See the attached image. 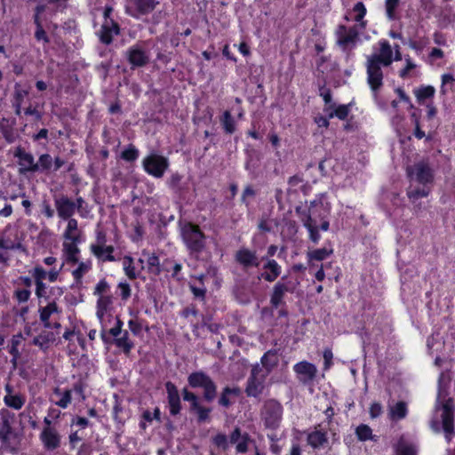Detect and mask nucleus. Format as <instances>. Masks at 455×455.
<instances>
[{
  "mask_svg": "<svg viewBox=\"0 0 455 455\" xmlns=\"http://www.w3.org/2000/svg\"><path fill=\"white\" fill-rule=\"evenodd\" d=\"M450 379L443 372L438 378L437 395L435 404L436 415L441 419V427L448 441L453 437L454 431V399L450 396Z\"/></svg>",
  "mask_w": 455,
  "mask_h": 455,
  "instance_id": "obj_1",
  "label": "nucleus"
},
{
  "mask_svg": "<svg viewBox=\"0 0 455 455\" xmlns=\"http://www.w3.org/2000/svg\"><path fill=\"white\" fill-rule=\"evenodd\" d=\"M407 173L411 180L407 195L412 204L416 206H420V203H418V201L425 197L427 193L424 188H420L413 183L416 182L419 185L425 186L427 183V164L424 162H420L413 166H408Z\"/></svg>",
  "mask_w": 455,
  "mask_h": 455,
  "instance_id": "obj_2",
  "label": "nucleus"
},
{
  "mask_svg": "<svg viewBox=\"0 0 455 455\" xmlns=\"http://www.w3.org/2000/svg\"><path fill=\"white\" fill-rule=\"evenodd\" d=\"M181 236L192 255L197 256L205 248V235L197 225L186 223L181 228Z\"/></svg>",
  "mask_w": 455,
  "mask_h": 455,
  "instance_id": "obj_3",
  "label": "nucleus"
},
{
  "mask_svg": "<svg viewBox=\"0 0 455 455\" xmlns=\"http://www.w3.org/2000/svg\"><path fill=\"white\" fill-rule=\"evenodd\" d=\"M317 211L308 209L307 212L303 213L302 222L309 233V239L314 243H317L321 238L319 230L327 231L330 228V222L325 216L317 214Z\"/></svg>",
  "mask_w": 455,
  "mask_h": 455,
  "instance_id": "obj_4",
  "label": "nucleus"
},
{
  "mask_svg": "<svg viewBox=\"0 0 455 455\" xmlns=\"http://www.w3.org/2000/svg\"><path fill=\"white\" fill-rule=\"evenodd\" d=\"M188 385L192 388H202L204 401L211 403L217 396V385L205 372L199 371L192 372L188 377Z\"/></svg>",
  "mask_w": 455,
  "mask_h": 455,
  "instance_id": "obj_5",
  "label": "nucleus"
},
{
  "mask_svg": "<svg viewBox=\"0 0 455 455\" xmlns=\"http://www.w3.org/2000/svg\"><path fill=\"white\" fill-rule=\"evenodd\" d=\"M260 415L266 427L275 429L282 419L283 406L278 401L268 399L265 401Z\"/></svg>",
  "mask_w": 455,
  "mask_h": 455,
  "instance_id": "obj_6",
  "label": "nucleus"
},
{
  "mask_svg": "<svg viewBox=\"0 0 455 455\" xmlns=\"http://www.w3.org/2000/svg\"><path fill=\"white\" fill-rule=\"evenodd\" d=\"M142 164L148 174L156 178H161L168 169L169 162L163 156L151 154L144 158Z\"/></svg>",
  "mask_w": 455,
  "mask_h": 455,
  "instance_id": "obj_7",
  "label": "nucleus"
},
{
  "mask_svg": "<svg viewBox=\"0 0 455 455\" xmlns=\"http://www.w3.org/2000/svg\"><path fill=\"white\" fill-rule=\"evenodd\" d=\"M298 284L299 282L292 283L291 281L286 280V276H283L281 281L277 282L273 288L270 297L271 306L277 308L279 306L284 304L283 297L285 293H293Z\"/></svg>",
  "mask_w": 455,
  "mask_h": 455,
  "instance_id": "obj_8",
  "label": "nucleus"
},
{
  "mask_svg": "<svg viewBox=\"0 0 455 455\" xmlns=\"http://www.w3.org/2000/svg\"><path fill=\"white\" fill-rule=\"evenodd\" d=\"M381 63L367 58V81L374 93H377L383 84V72L381 70Z\"/></svg>",
  "mask_w": 455,
  "mask_h": 455,
  "instance_id": "obj_9",
  "label": "nucleus"
},
{
  "mask_svg": "<svg viewBox=\"0 0 455 455\" xmlns=\"http://www.w3.org/2000/svg\"><path fill=\"white\" fill-rule=\"evenodd\" d=\"M126 58L132 68H142L150 62L149 54L140 44H136L129 48L126 52Z\"/></svg>",
  "mask_w": 455,
  "mask_h": 455,
  "instance_id": "obj_10",
  "label": "nucleus"
},
{
  "mask_svg": "<svg viewBox=\"0 0 455 455\" xmlns=\"http://www.w3.org/2000/svg\"><path fill=\"white\" fill-rule=\"evenodd\" d=\"M14 157L19 158V172L20 174H26L28 172H38V166L36 164L33 155L26 152L23 148H16L14 151Z\"/></svg>",
  "mask_w": 455,
  "mask_h": 455,
  "instance_id": "obj_11",
  "label": "nucleus"
},
{
  "mask_svg": "<svg viewBox=\"0 0 455 455\" xmlns=\"http://www.w3.org/2000/svg\"><path fill=\"white\" fill-rule=\"evenodd\" d=\"M337 35L338 44L342 47L344 51L351 50L358 38V32L355 28L347 29L343 25L339 26Z\"/></svg>",
  "mask_w": 455,
  "mask_h": 455,
  "instance_id": "obj_12",
  "label": "nucleus"
},
{
  "mask_svg": "<svg viewBox=\"0 0 455 455\" xmlns=\"http://www.w3.org/2000/svg\"><path fill=\"white\" fill-rule=\"evenodd\" d=\"M294 371L299 376V379L303 384H307L315 379L317 369L315 364L307 361L296 363L293 367Z\"/></svg>",
  "mask_w": 455,
  "mask_h": 455,
  "instance_id": "obj_13",
  "label": "nucleus"
},
{
  "mask_svg": "<svg viewBox=\"0 0 455 455\" xmlns=\"http://www.w3.org/2000/svg\"><path fill=\"white\" fill-rule=\"evenodd\" d=\"M235 260L244 268L250 267H259L260 260L259 259L255 251L247 248L239 249L235 254Z\"/></svg>",
  "mask_w": 455,
  "mask_h": 455,
  "instance_id": "obj_14",
  "label": "nucleus"
},
{
  "mask_svg": "<svg viewBox=\"0 0 455 455\" xmlns=\"http://www.w3.org/2000/svg\"><path fill=\"white\" fill-rule=\"evenodd\" d=\"M170 413L178 415L181 410L180 397L177 387L171 381L165 383Z\"/></svg>",
  "mask_w": 455,
  "mask_h": 455,
  "instance_id": "obj_15",
  "label": "nucleus"
},
{
  "mask_svg": "<svg viewBox=\"0 0 455 455\" xmlns=\"http://www.w3.org/2000/svg\"><path fill=\"white\" fill-rule=\"evenodd\" d=\"M54 202L58 215L61 219L68 220L74 214L76 203L71 201L68 197L65 196L55 197Z\"/></svg>",
  "mask_w": 455,
  "mask_h": 455,
  "instance_id": "obj_16",
  "label": "nucleus"
},
{
  "mask_svg": "<svg viewBox=\"0 0 455 455\" xmlns=\"http://www.w3.org/2000/svg\"><path fill=\"white\" fill-rule=\"evenodd\" d=\"M393 51L388 42L380 43L379 53H374L368 56L369 59L379 62L383 67H388L392 61Z\"/></svg>",
  "mask_w": 455,
  "mask_h": 455,
  "instance_id": "obj_17",
  "label": "nucleus"
},
{
  "mask_svg": "<svg viewBox=\"0 0 455 455\" xmlns=\"http://www.w3.org/2000/svg\"><path fill=\"white\" fill-rule=\"evenodd\" d=\"M265 376L262 377H249L245 388V393L248 396L258 397L260 395L265 388Z\"/></svg>",
  "mask_w": 455,
  "mask_h": 455,
  "instance_id": "obj_18",
  "label": "nucleus"
},
{
  "mask_svg": "<svg viewBox=\"0 0 455 455\" xmlns=\"http://www.w3.org/2000/svg\"><path fill=\"white\" fill-rule=\"evenodd\" d=\"M250 441V436L247 433L242 435L241 429L239 427H235L232 434L230 435V443H237L236 451L241 453H244L248 451V442Z\"/></svg>",
  "mask_w": 455,
  "mask_h": 455,
  "instance_id": "obj_19",
  "label": "nucleus"
},
{
  "mask_svg": "<svg viewBox=\"0 0 455 455\" xmlns=\"http://www.w3.org/2000/svg\"><path fill=\"white\" fill-rule=\"evenodd\" d=\"M1 423H0V435L1 439L4 443H6L9 439V435L12 433L11 419H13V414L8 410H2L0 411Z\"/></svg>",
  "mask_w": 455,
  "mask_h": 455,
  "instance_id": "obj_20",
  "label": "nucleus"
},
{
  "mask_svg": "<svg viewBox=\"0 0 455 455\" xmlns=\"http://www.w3.org/2000/svg\"><path fill=\"white\" fill-rule=\"evenodd\" d=\"M41 439L48 450H55L60 446V437L57 432L52 428L44 429Z\"/></svg>",
  "mask_w": 455,
  "mask_h": 455,
  "instance_id": "obj_21",
  "label": "nucleus"
},
{
  "mask_svg": "<svg viewBox=\"0 0 455 455\" xmlns=\"http://www.w3.org/2000/svg\"><path fill=\"white\" fill-rule=\"evenodd\" d=\"M307 443L314 449H318L328 443V438L324 431L317 429L307 435Z\"/></svg>",
  "mask_w": 455,
  "mask_h": 455,
  "instance_id": "obj_22",
  "label": "nucleus"
},
{
  "mask_svg": "<svg viewBox=\"0 0 455 455\" xmlns=\"http://www.w3.org/2000/svg\"><path fill=\"white\" fill-rule=\"evenodd\" d=\"M91 250L95 256H97L100 259H102L103 260H108V261H115L116 260L115 257L112 255V253L114 251V247L112 245L102 246V245L92 244L91 246Z\"/></svg>",
  "mask_w": 455,
  "mask_h": 455,
  "instance_id": "obj_23",
  "label": "nucleus"
},
{
  "mask_svg": "<svg viewBox=\"0 0 455 455\" xmlns=\"http://www.w3.org/2000/svg\"><path fill=\"white\" fill-rule=\"evenodd\" d=\"M395 455H417L414 444L401 437L395 446Z\"/></svg>",
  "mask_w": 455,
  "mask_h": 455,
  "instance_id": "obj_24",
  "label": "nucleus"
},
{
  "mask_svg": "<svg viewBox=\"0 0 455 455\" xmlns=\"http://www.w3.org/2000/svg\"><path fill=\"white\" fill-rule=\"evenodd\" d=\"M278 362L277 351L275 349L268 350L261 358V364L266 369L267 373H269L275 367H276Z\"/></svg>",
  "mask_w": 455,
  "mask_h": 455,
  "instance_id": "obj_25",
  "label": "nucleus"
},
{
  "mask_svg": "<svg viewBox=\"0 0 455 455\" xmlns=\"http://www.w3.org/2000/svg\"><path fill=\"white\" fill-rule=\"evenodd\" d=\"M240 395H241V389L239 387H226L223 388V390L220 394V396L219 399V404L223 407L228 408L232 404V402L229 400V396L233 395V396L236 397V396H239Z\"/></svg>",
  "mask_w": 455,
  "mask_h": 455,
  "instance_id": "obj_26",
  "label": "nucleus"
},
{
  "mask_svg": "<svg viewBox=\"0 0 455 455\" xmlns=\"http://www.w3.org/2000/svg\"><path fill=\"white\" fill-rule=\"evenodd\" d=\"M40 312V320L43 322L44 326L45 328H52V323L49 321L51 315L54 312H58V307L56 302L52 301L49 303L46 307L39 309Z\"/></svg>",
  "mask_w": 455,
  "mask_h": 455,
  "instance_id": "obj_27",
  "label": "nucleus"
},
{
  "mask_svg": "<svg viewBox=\"0 0 455 455\" xmlns=\"http://www.w3.org/2000/svg\"><path fill=\"white\" fill-rule=\"evenodd\" d=\"M389 416L391 419H403L407 414V404L400 401L394 405L389 404Z\"/></svg>",
  "mask_w": 455,
  "mask_h": 455,
  "instance_id": "obj_28",
  "label": "nucleus"
},
{
  "mask_svg": "<svg viewBox=\"0 0 455 455\" xmlns=\"http://www.w3.org/2000/svg\"><path fill=\"white\" fill-rule=\"evenodd\" d=\"M55 340V335L52 331H43L33 339V344L45 349L50 342Z\"/></svg>",
  "mask_w": 455,
  "mask_h": 455,
  "instance_id": "obj_29",
  "label": "nucleus"
},
{
  "mask_svg": "<svg viewBox=\"0 0 455 455\" xmlns=\"http://www.w3.org/2000/svg\"><path fill=\"white\" fill-rule=\"evenodd\" d=\"M133 2L140 14L151 12L157 4L155 0H133Z\"/></svg>",
  "mask_w": 455,
  "mask_h": 455,
  "instance_id": "obj_30",
  "label": "nucleus"
},
{
  "mask_svg": "<svg viewBox=\"0 0 455 455\" xmlns=\"http://www.w3.org/2000/svg\"><path fill=\"white\" fill-rule=\"evenodd\" d=\"M221 124L227 133H233L235 131V120L230 111L226 110L220 119Z\"/></svg>",
  "mask_w": 455,
  "mask_h": 455,
  "instance_id": "obj_31",
  "label": "nucleus"
},
{
  "mask_svg": "<svg viewBox=\"0 0 455 455\" xmlns=\"http://www.w3.org/2000/svg\"><path fill=\"white\" fill-rule=\"evenodd\" d=\"M333 253L332 249L321 248L307 252L309 261H321Z\"/></svg>",
  "mask_w": 455,
  "mask_h": 455,
  "instance_id": "obj_32",
  "label": "nucleus"
},
{
  "mask_svg": "<svg viewBox=\"0 0 455 455\" xmlns=\"http://www.w3.org/2000/svg\"><path fill=\"white\" fill-rule=\"evenodd\" d=\"M5 404L8 407L15 410H20L23 406L25 400L20 395H6L4 398Z\"/></svg>",
  "mask_w": 455,
  "mask_h": 455,
  "instance_id": "obj_33",
  "label": "nucleus"
},
{
  "mask_svg": "<svg viewBox=\"0 0 455 455\" xmlns=\"http://www.w3.org/2000/svg\"><path fill=\"white\" fill-rule=\"evenodd\" d=\"M36 164L38 166V172H48L52 165V158L49 154H43Z\"/></svg>",
  "mask_w": 455,
  "mask_h": 455,
  "instance_id": "obj_34",
  "label": "nucleus"
},
{
  "mask_svg": "<svg viewBox=\"0 0 455 455\" xmlns=\"http://www.w3.org/2000/svg\"><path fill=\"white\" fill-rule=\"evenodd\" d=\"M111 304V298L109 296H100L97 301V316L101 320Z\"/></svg>",
  "mask_w": 455,
  "mask_h": 455,
  "instance_id": "obj_35",
  "label": "nucleus"
},
{
  "mask_svg": "<svg viewBox=\"0 0 455 455\" xmlns=\"http://www.w3.org/2000/svg\"><path fill=\"white\" fill-rule=\"evenodd\" d=\"M128 335V331H125L122 337L115 339L116 345L122 348L127 355L130 353L132 347H133V343L129 340Z\"/></svg>",
  "mask_w": 455,
  "mask_h": 455,
  "instance_id": "obj_36",
  "label": "nucleus"
},
{
  "mask_svg": "<svg viewBox=\"0 0 455 455\" xmlns=\"http://www.w3.org/2000/svg\"><path fill=\"white\" fill-rule=\"evenodd\" d=\"M77 230V221L75 219L68 220V227L66 229V232L64 234V237L67 240L72 241V242H79V236L73 235L74 231Z\"/></svg>",
  "mask_w": 455,
  "mask_h": 455,
  "instance_id": "obj_37",
  "label": "nucleus"
},
{
  "mask_svg": "<svg viewBox=\"0 0 455 455\" xmlns=\"http://www.w3.org/2000/svg\"><path fill=\"white\" fill-rule=\"evenodd\" d=\"M147 262L149 273L155 275H158L161 273L162 268L160 267L159 259L156 254L149 255Z\"/></svg>",
  "mask_w": 455,
  "mask_h": 455,
  "instance_id": "obj_38",
  "label": "nucleus"
},
{
  "mask_svg": "<svg viewBox=\"0 0 455 455\" xmlns=\"http://www.w3.org/2000/svg\"><path fill=\"white\" fill-rule=\"evenodd\" d=\"M169 187L174 193L180 194L183 190L182 176L179 173H173L168 180Z\"/></svg>",
  "mask_w": 455,
  "mask_h": 455,
  "instance_id": "obj_39",
  "label": "nucleus"
},
{
  "mask_svg": "<svg viewBox=\"0 0 455 455\" xmlns=\"http://www.w3.org/2000/svg\"><path fill=\"white\" fill-rule=\"evenodd\" d=\"M355 434L360 441H366L372 437V431L371 427L364 424L356 427Z\"/></svg>",
  "mask_w": 455,
  "mask_h": 455,
  "instance_id": "obj_40",
  "label": "nucleus"
},
{
  "mask_svg": "<svg viewBox=\"0 0 455 455\" xmlns=\"http://www.w3.org/2000/svg\"><path fill=\"white\" fill-rule=\"evenodd\" d=\"M182 396L184 401H188L190 403V411H194V408H196V406L199 404V398L198 396L194 394L193 392L188 391L187 388H184L182 390Z\"/></svg>",
  "mask_w": 455,
  "mask_h": 455,
  "instance_id": "obj_41",
  "label": "nucleus"
},
{
  "mask_svg": "<svg viewBox=\"0 0 455 455\" xmlns=\"http://www.w3.org/2000/svg\"><path fill=\"white\" fill-rule=\"evenodd\" d=\"M133 259L130 256H125L124 258V269L125 271L126 275L130 279H135L137 275L135 273V267H133Z\"/></svg>",
  "mask_w": 455,
  "mask_h": 455,
  "instance_id": "obj_42",
  "label": "nucleus"
},
{
  "mask_svg": "<svg viewBox=\"0 0 455 455\" xmlns=\"http://www.w3.org/2000/svg\"><path fill=\"white\" fill-rule=\"evenodd\" d=\"M100 42L105 44H110L112 43V32L110 31L108 24H107L106 21H104L100 30Z\"/></svg>",
  "mask_w": 455,
  "mask_h": 455,
  "instance_id": "obj_43",
  "label": "nucleus"
},
{
  "mask_svg": "<svg viewBox=\"0 0 455 455\" xmlns=\"http://www.w3.org/2000/svg\"><path fill=\"white\" fill-rule=\"evenodd\" d=\"M139 156V151L133 145H129L128 148L122 152L121 157L128 162L135 161Z\"/></svg>",
  "mask_w": 455,
  "mask_h": 455,
  "instance_id": "obj_44",
  "label": "nucleus"
},
{
  "mask_svg": "<svg viewBox=\"0 0 455 455\" xmlns=\"http://www.w3.org/2000/svg\"><path fill=\"white\" fill-rule=\"evenodd\" d=\"M212 411L211 408H206L202 406L200 403L196 406V408H194L193 412L197 413V421L198 422H204L209 419V414Z\"/></svg>",
  "mask_w": 455,
  "mask_h": 455,
  "instance_id": "obj_45",
  "label": "nucleus"
},
{
  "mask_svg": "<svg viewBox=\"0 0 455 455\" xmlns=\"http://www.w3.org/2000/svg\"><path fill=\"white\" fill-rule=\"evenodd\" d=\"M28 91L27 89H23L20 84H16L14 86V102L21 103L24 99L28 96Z\"/></svg>",
  "mask_w": 455,
  "mask_h": 455,
  "instance_id": "obj_46",
  "label": "nucleus"
},
{
  "mask_svg": "<svg viewBox=\"0 0 455 455\" xmlns=\"http://www.w3.org/2000/svg\"><path fill=\"white\" fill-rule=\"evenodd\" d=\"M22 338V334L19 333L17 335H14L12 339V346L9 352L15 358H18L20 356L18 347L20 344Z\"/></svg>",
  "mask_w": 455,
  "mask_h": 455,
  "instance_id": "obj_47",
  "label": "nucleus"
},
{
  "mask_svg": "<svg viewBox=\"0 0 455 455\" xmlns=\"http://www.w3.org/2000/svg\"><path fill=\"white\" fill-rule=\"evenodd\" d=\"M90 268V265L84 262H81L76 269L73 271V276L77 282H81L82 276Z\"/></svg>",
  "mask_w": 455,
  "mask_h": 455,
  "instance_id": "obj_48",
  "label": "nucleus"
},
{
  "mask_svg": "<svg viewBox=\"0 0 455 455\" xmlns=\"http://www.w3.org/2000/svg\"><path fill=\"white\" fill-rule=\"evenodd\" d=\"M333 116H336L340 120H345L347 118V116H348V106H346V105L339 106L335 109L334 113H331L329 116L332 117Z\"/></svg>",
  "mask_w": 455,
  "mask_h": 455,
  "instance_id": "obj_49",
  "label": "nucleus"
},
{
  "mask_svg": "<svg viewBox=\"0 0 455 455\" xmlns=\"http://www.w3.org/2000/svg\"><path fill=\"white\" fill-rule=\"evenodd\" d=\"M455 84V79L452 75L451 74H443L442 76V86L441 90L443 92H445V87L450 86L451 89H452L453 85Z\"/></svg>",
  "mask_w": 455,
  "mask_h": 455,
  "instance_id": "obj_50",
  "label": "nucleus"
},
{
  "mask_svg": "<svg viewBox=\"0 0 455 455\" xmlns=\"http://www.w3.org/2000/svg\"><path fill=\"white\" fill-rule=\"evenodd\" d=\"M398 4H399V0H387L386 1V10H387V14L389 19L395 18L394 12H395V8L398 6Z\"/></svg>",
  "mask_w": 455,
  "mask_h": 455,
  "instance_id": "obj_51",
  "label": "nucleus"
},
{
  "mask_svg": "<svg viewBox=\"0 0 455 455\" xmlns=\"http://www.w3.org/2000/svg\"><path fill=\"white\" fill-rule=\"evenodd\" d=\"M266 264L264 265V269H268L271 272H275V274L281 273V267L275 259H265Z\"/></svg>",
  "mask_w": 455,
  "mask_h": 455,
  "instance_id": "obj_52",
  "label": "nucleus"
},
{
  "mask_svg": "<svg viewBox=\"0 0 455 455\" xmlns=\"http://www.w3.org/2000/svg\"><path fill=\"white\" fill-rule=\"evenodd\" d=\"M35 37L37 41H44L45 44H48L50 42V39L46 35V32L44 29L42 24H38V28L35 32Z\"/></svg>",
  "mask_w": 455,
  "mask_h": 455,
  "instance_id": "obj_53",
  "label": "nucleus"
},
{
  "mask_svg": "<svg viewBox=\"0 0 455 455\" xmlns=\"http://www.w3.org/2000/svg\"><path fill=\"white\" fill-rule=\"evenodd\" d=\"M76 243L77 242H70V243H67L65 242L63 243V250L67 254H77L79 252V249L78 247L76 246Z\"/></svg>",
  "mask_w": 455,
  "mask_h": 455,
  "instance_id": "obj_54",
  "label": "nucleus"
},
{
  "mask_svg": "<svg viewBox=\"0 0 455 455\" xmlns=\"http://www.w3.org/2000/svg\"><path fill=\"white\" fill-rule=\"evenodd\" d=\"M354 12L356 13L355 20L360 21L366 13V9L362 2L357 3L354 6Z\"/></svg>",
  "mask_w": 455,
  "mask_h": 455,
  "instance_id": "obj_55",
  "label": "nucleus"
},
{
  "mask_svg": "<svg viewBox=\"0 0 455 455\" xmlns=\"http://www.w3.org/2000/svg\"><path fill=\"white\" fill-rule=\"evenodd\" d=\"M213 443L218 446L221 447L223 450H226L228 448V438L223 434H218L213 438Z\"/></svg>",
  "mask_w": 455,
  "mask_h": 455,
  "instance_id": "obj_56",
  "label": "nucleus"
},
{
  "mask_svg": "<svg viewBox=\"0 0 455 455\" xmlns=\"http://www.w3.org/2000/svg\"><path fill=\"white\" fill-rule=\"evenodd\" d=\"M30 291L28 289L18 290L15 291V296L19 302H26L29 299Z\"/></svg>",
  "mask_w": 455,
  "mask_h": 455,
  "instance_id": "obj_57",
  "label": "nucleus"
},
{
  "mask_svg": "<svg viewBox=\"0 0 455 455\" xmlns=\"http://www.w3.org/2000/svg\"><path fill=\"white\" fill-rule=\"evenodd\" d=\"M71 402V391L66 390L63 394L62 398L56 403V404L61 408H66Z\"/></svg>",
  "mask_w": 455,
  "mask_h": 455,
  "instance_id": "obj_58",
  "label": "nucleus"
},
{
  "mask_svg": "<svg viewBox=\"0 0 455 455\" xmlns=\"http://www.w3.org/2000/svg\"><path fill=\"white\" fill-rule=\"evenodd\" d=\"M118 287L121 290V297L123 299H127L131 296L130 285L126 283H120Z\"/></svg>",
  "mask_w": 455,
  "mask_h": 455,
  "instance_id": "obj_59",
  "label": "nucleus"
},
{
  "mask_svg": "<svg viewBox=\"0 0 455 455\" xmlns=\"http://www.w3.org/2000/svg\"><path fill=\"white\" fill-rule=\"evenodd\" d=\"M255 195H256V192H255V190L252 188V187H251V186H247V187L244 188L243 192V195H242V202H243V204H245L246 205H248L249 204H248V202L246 201V198H247L248 196L253 197Z\"/></svg>",
  "mask_w": 455,
  "mask_h": 455,
  "instance_id": "obj_60",
  "label": "nucleus"
},
{
  "mask_svg": "<svg viewBox=\"0 0 455 455\" xmlns=\"http://www.w3.org/2000/svg\"><path fill=\"white\" fill-rule=\"evenodd\" d=\"M382 412L381 404L379 403H373L370 408V414L371 418L379 417Z\"/></svg>",
  "mask_w": 455,
  "mask_h": 455,
  "instance_id": "obj_61",
  "label": "nucleus"
},
{
  "mask_svg": "<svg viewBox=\"0 0 455 455\" xmlns=\"http://www.w3.org/2000/svg\"><path fill=\"white\" fill-rule=\"evenodd\" d=\"M108 289V283L103 279L99 282V283L95 287L94 294L100 295L105 292Z\"/></svg>",
  "mask_w": 455,
  "mask_h": 455,
  "instance_id": "obj_62",
  "label": "nucleus"
},
{
  "mask_svg": "<svg viewBox=\"0 0 455 455\" xmlns=\"http://www.w3.org/2000/svg\"><path fill=\"white\" fill-rule=\"evenodd\" d=\"M415 95L419 103L422 104L427 100V86H422L415 91Z\"/></svg>",
  "mask_w": 455,
  "mask_h": 455,
  "instance_id": "obj_63",
  "label": "nucleus"
},
{
  "mask_svg": "<svg viewBox=\"0 0 455 455\" xmlns=\"http://www.w3.org/2000/svg\"><path fill=\"white\" fill-rule=\"evenodd\" d=\"M443 57V52L439 48H433L428 52V60H435L436 59H442Z\"/></svg>",
  "mask_w": 455,
  "mask_h": 455,
  "instance_id": "obj_64",
  "label": "nucleus"
}]
</instances>
